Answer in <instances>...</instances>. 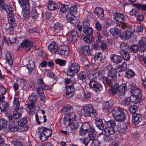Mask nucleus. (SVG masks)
I'll return each mask as SVG.
<instances>
[{
    "mask_svg": "<svg viewBox=\"0 0 146 146\" xmlns=\"http://www.w3.org/2000/svg\"><path fill=\"white\" fill-rule=\"evenodd\" d=\"M104 73V71L101 70L89 75L88 78L90 80L89 83L90 88L97 92H100L103 89L102 84L98 82V80L101 79Z\"/></svg>",
    "mask_w": 146,
    "mask_h": 146,
    "instance_id": "obj_1",
    "label": "nucleus"
},
{
    "mask_svg": "<svg viewBox=\"0 0 146 146\" xmlns=\"http://www.w3.org/2000/svg\"><path fill=\"white\" fill-rule=\"evenodd\" d=\"M38 131L40 138L42 141L47 140L51 136L52 133V131L50 129L46 127H39Z\"/></svg>",
    "mask_w": 146,
    "mask_h": 146,
    "instance_id": "obj_2",
    "label": "nucleus"
},
{
    "mask_svg": "<svg viewBox=\"0 0 146 146\" xmlns=\"http://www.w3.org/2000/svg\"><path fill=\"white\" fill-rule=\"evenodd\" d=\"M84 111V115L87 117L91 116L95 117L97 114L96 110L94 109L92 104H88L86 105L82 108Z\"/></svg>",
    "mask_w": 146,
    "mask_h": 146,
    "instance_id": "obj_3",
    "label": "nucleus"
},
{
    "mask_svg": "<svg viewBox=\"0 0 146 146\" xmlns=\"http://www.w3.org/2000/svg\"><path fill=\"white\" fill-rule=\"evenodd\" d=\"M105 123L107 125V128L105 129V131L109 133L110 134L113 135L115 132L114 128L116 126L115 121L111 119L105 121Z\"/></svg>",
    "mask_w": 146,
    "mask_h": 146,
    "instance_id": "obj_4",
    "label": "nucleus"
},
{
    "mask_svg": "<svg viewBox=\"0 0 146 146\" xmlns=\"http://www.w3.org/2000/svg\"><path fill=\"white\" fill-rule=\"evenodd\" d=\"M8 22L9 24V26L8 30L10 32L13 31L17 25V22L13 14L12 13L8 14Z\"/></svg>",
    "mask_w": 146,
    "mask_h": 146,
    "instance_id": "obj_5",
    "label": "nucleus"
},
{
    "mask_svg": "<svg viewBox=\"0 0 146 146\" xmlns=\"http://www.w3.org/2000/svg\"><path fill=\"white\" fill-rule=\"evenodd\" d=\"M131 85L128 82L121 84L120 86L119 90L117 93L118 96L120 98H123L127 89L131 88Z\"/></svg>",
    "mask_w": 146,
    "mask_h": 146,
    "instance_id": "obj_6",
    "label": "nucleus"
},
{
    "mask_svg": "<svg viewBox=\"0 0 146 146\" xmlns=\"http://www.w3.org/2000/svg\"><path fill=\"white\" fill-rule=\"evenodd\" d=\"M80 69V66L79 64L74 63L71 64L66 73L68 75L71 76L75 73L78 72Z\"/></svg>",
    "mask_w": 146,
    "mask_h": 146,
    "instance_id": "obj_7",
    "label": "nucleus"
},
{
    "mask_svg": "<svg viewBox=\"0 0 146 146\" xmlns=\"http://www.w3.org/2000/svg\"><path fill=\"white\" fill-rule=\"evenodd\" d=\"M76 116L74 113L72 112L69 114H67L64 118V124L65 126H68L72 122L74 121L76 118Z\"/></svg>",
    "mask_w": 146,
    "mask_h": 146,
    "instance_id": "obj_8",
    "label": "nucleus"
},
{
    "mask_svg": "<svg viewBox=\"0 0 146 146\" xmlns=\"http://www.w3.org/2000/svg\"><path fill=\"white\" fill-rule=\"evenodd\" d=\"M38 98L37 96L36 95H32L29 96L27 104L28 109L30 110L35 108V102L37 101Z\"/></svg>",
    "mask_w": 146,
    "mask_h": 146,
    "instance_id": "obj_9",
    "label": "nucleus"
},
{
    "mask_svg": "<svg viewBox=\"0 0 146 146\" xmlns=\"http://www.w3.org/2000/svg\"><path fill=\"white\" fill-rule=\"evenodd\" d=\"M135 30L131 27L124 31L121 35H120V37L123 40L129 39Z\"/></svg>",
    "mask_w": 146,
    "mask_h": 146,
    "instance_id": "obj_10",
    "label": "nucleus"
},
{
    "mask_svg": "<svg viewBox=\"0 0 146 146\" xmlns=\"http://www.w3.org/2000/svg\"><path fill=\"white\" fill-rule=\"evenodd\" d=\"M131 85V88H128L129 89H131V92L132 95L135 96H139V95H140L141 97H142L141 90L139 89L138 87L136 86L135 84L132 83H129Z\"/></svg>",
    "mask_w": 146,
    "mask_h": 146,
    "instance_id": "obj_11",
    "label": "nucleus"
},
{
    "mask_svg": "<svg viewBox=\"0 0 146 146\" xmlns=\"http://www.w3.org/2000/svg\"><path fill=\"white\" fill-rule=\"evenodd\" d=\"M68 50L69 48L67 46L65 45H61L58 47L57 54L67 56L69 54Z\"/></svg>",
    "mask_w": 146,
    "mask_h": 146,
    "instance_id": "obj_12",
    "label": "nucleus"
},
{
    "mask_svg": "<svg viewBox=\"0 0 146 146\" xmlns=\"http://www.w3.org/2000/svg\"><path fill=\"white\" fill-rule=\"evenodd\" d=\"M53 29L54 32L56 34L60 35L63 33L64 30L63 26L60 23H55L53 26Z\"/></svg>",
    "mask_w": 146,
    "mask_h": 146,
    "instance_id": "obj_13",
    "label": "nucleus"
},
{
    "mask_svg": "<svg viewBox=\"0 0 146 146\" xmlns=\"http://www.w3.org/2000/svg\"><path fill=\"white\" fill-rule=\"evenodd\" d=\"M81 53L85 56H92V50L90 49V46L88 45H85L82 47L80 50Z\"/></svg>",
    "mask_w": 146,
    "mask_h": 146,
    "instance_id": "obj_14",
    "label": "nucleus"
},
{
    "mask_svg": "<svg viewBox=\"0 0 146 146\" xmlns=\"http://www.w3.org/2000/svg\"><path fill=\"white\" fill-rule=\"evenodd\" d=\"M114 19L118 23H120L124 22L125 20V17L123 14L120 13H115L113 15Z\"/></svg>",
    "mask_w": 146,
    "mask_h": 146,
    "instance_id": "obj_15",
    "label": "nucleus"
},
{
    "mask_svg": "<svg viewBox=\"0 0 146 146\" xmlns=\"http://www.w3.org/2000/svg\"><path fill=\"white\" fill-rule=\"evenodd\" d=\"M139 51L142 52L145 51L146 47V38L143 37L139 41Z\"/></svg>",
    "mask_w": 146,
    "mask_h": 146,
    "instance_id": "obj_16",
    "label": "nucleus"
},
{
    "mask_svg": "<svg viewBox=\"0 0 146 146\" xmlns=\"http://www.w3.org/2000/svg\"><path fill=\"white\" fill-rule=\"evenodd\" d=\"M48 48L52 54H57L58 47L57 44L53 42H51L49 45Z\"/></svg>",
    "mask_w": 146,
    "mask_h": 146,
    "instance_id": "obj_17",
    "label": "nucleus"
},
{
    "mask_svg": "<svg viewBox=\"0 0 146 146\" xmlns=\"http://www.w3.org/2000/svg\"><path fill=\"white\" fill-rule=\"evenodd\" d=\"M33 43L28 39L23 41L21 44L22 47L26 48L28 49V51L30 50L31 48L33 46Z\"/></svg>",
    "mask_w": 146,
    "mask_h": 146,
    "instance_id": "obj_18",
    "label": "nucleus"
},
{
    "mask_svg": "<svg viewBox=\"0 0 146 146\" xmlns=\"http://www.w3.org/2000/svg\"><path fill=\"white\" fill-rule=\"evenodd\" d=\"M111 61L115 64H118L121 62L122 61V57L120 56L113 54L110 56Z\"/></svg>",
    "mask_w": 146,
    "mask_h": 146,
    "instance_id": "obj_19",
    "label": "nucleus"
},
{
    "mask_svg": "<svg viewBox=\"0 0 146 146\" xmlns=\"http://www.w3.org/2000/svg\"><path fill=\"white\" fill-rule=\"evenodd\" d=\"M117 70L112 67L109 70L108 73V77L110 78L113 80H115L117 79Z\"/></svg>",
    "mask_w": 146,
    "mask_h": 146,
    "instance_id": "obj_20",
    "label": "nucleus"
},
{
    "mask_svg": "<svg viewBox=\"0 0 146 146\" xmlns=\"http://www.w3.org/2000/svg\"><path fill=\"white\" fill-rule=\"evenodd\" d=\"M66 17L68 22L72 24H75L76 23V17L71 12H68L66 15Z\"/></svg>",
    "mask_w": 146,
    "mask_h": 146,
    "instance_id": "obj_21",
    "label": "nucleus"
},
{
    "mask_svg": "<svg viewBox=\"0 0 146 146\" xmlns=\"http://www.w3.org/2000/svg\"><path fill=\"white\" fill-rule=\"evenodd\" d=\"M142 115L140 114H134L132 116V121L135 125H137L139 123L141 120L142 119Z\"/></svg>",
    "mask_w": 146,
    "mask_h": 146,
    "instance_id": "obj_22",
    "label": "nucleus"
},
{
    "mask_svg": "<svg viewBox=\"0 0 146 146\" xmlns=\"http://www.w3.org/2000/svg\"><path fill=\"white\" fill-rule=\"evenodd\" d=\"M110 33L116 38L120 37L121 31L116 28H112L110 30Z\"/></svg>",
    "mask_w": 146,
    "mask_h": 146,
    "instance_id": "obj_23",
    "label": "nucleus"
},
{
    "mask_svg": "<svg viewBox=\"0 0 146 146\" xmlns=\"http://www.w3.org/2000/svg\"><path fill=\"white\" fill-rule=\"evenodd\" d=\"M0 10H5L8 14L12 13L14 11L13 9L10 5L5 4V3L3 4V7L0 6Z\"/></svg>",
    "mask_w": 146,
    "mask_h": 146,
    "instance_id": "obj_24",
    "label": "nucleus"
},
{
    "mask_svg": "<svg viewBox=\"0 0 146 146\" xmlns=\"http://www.w3.org/2000/svg\"><path fill=\"white\" fill-rule=\"evenodd\" d=\"M114 119L117 121L123 122L126 119L125 113L122 110Z\"/></svg>",
    "mask_w": 146,
    "mask_h": 146,
    "instance_id": "obj_25",
    "label": "nucleus"
},
{
    "mask_svg": "<svg viewBox=\"0 0 146 146\" xmlns=\"http://www.w3.org/2000/svg\"><path fill=\"white\" fill-rule=\"evenodd\" d=\"M8 128L9 130L11 132H15L18 131L21 132V129H20L18 127L17 124L15 123V122H11V123L10 122Z\"/></svg>",
    "mask_w": 146,
    "mask_h": 146,
    "instance_id": "obj_26",
    "label": "nucleus"
},
{
    "mask_svg": "<svg viewBox=\"0 0 146 146\" xmlns=\"http://www.w3.org/2000/svg\"><path fill=\"white\" fill-rule=\"evenodd\" d=\"M23 109L21 108H16L13 111V115L16 119L21 116L23 113Z\"/></svg>",
    "mask_w": 146,
    "mask_h": 146,
    "instance_id": "obj_27",
    "label": "nucleus"
},
{
    "mask_svg": "<svg viewBox=\"0 0 146 146\" xmlns=\"http://www.w3.org/2000/svg\"><path fill=\"white\" fill-rule=\"evenodd\" d=\"M88 135L90 138L91 140H93L96 137V132L94 129V127L92 126H91L88 130Z\"/></svg>",
    "mask_w": 146,
    "mask_h": 146,
    "instance_id": "obj_28",
    "label": "nucleus"
},
{
    "mask_svg": "<svg viewBox=\"0 0 146 146\" xmlns=\"http://www.w3.org/2000/svg\"><path fill=\"white\" fill-rule=\"evenodd\" d=\"M95 123L97 127L100 130H103L104 129V125L101 119L97 117L95 120Z\"/></svg>",
    "mask_w": 146,
    "mask_h": 146,
    "instance_id": "obj_29",
    "label": "nucleus"
},
{
    "mask_svg": "<svg viewBox=\"0 0 146 146\" xmlns=\"http://www.w3.org/2000/svg\"><path fill=\"white\" fill-rule=\"evenodd\" d=\"M94 13L98 17L102 18L104 17V10L100 7H96L95 8Z\"/></svg>",
    "mask_w": 146,
    "mask_h": 146,
    "instance_id": "obj_30",
    "label": "nucleus"
},
{
    "mask_svg": "<svg viewBox=\"0 0 146 146\" xmlns=\"http://www.w3.org/2000/svg\"><path fill=\"white\" fill-rule=\"evenodd\" d=\"M113 104V100H110L104 103L102 107L103 109L104 110L108 111V110L111 108Z\"/></svg>",
    "mask_w": 146,
    "mask_h": 146,
    "instance_id": "obj_31",
    "label": "nucleus"
},
{
    "mask_svg": "<svg viewBox=\"0 0 146 146\" xmlns=\"http://www.w3.org/2000/svg\"><path fill=\"white\" fill-rule=\"evenodd\" d=\"M78 38V35L76 31H73L71 33V34L69 38L70 42H74Z\"/></svg>",
    "mask_w": 146,
    "mask_h": 146,
    "instance_id": "obj_32",
    "label": "nucleus"
},
{
    "mask_svg": "<svg viewBox=\"0 0 146 146\" xmlns=\"http://www.w3.org/2000/svg\"><path fill=\"white\" fill-rule=\"evenodd\" d=\"M28 7L23 8V9H24L22 11L24 19L25 20H28L30 17L29 10Z\"/></svg>",
    "mask_w": 146,
    "mask_h": 146,
    "instance_id": "obj_33",
    "label": "nucleus"
},
{
    "mask_svg": "<svg viewBox=\"0 0 146 146\" xmlns=\"http://www.w3.org/2000/svg\"><path fill=\"white\" fill-rule=\"evenodd\" d=\"M127 129V125L123 124L122 125H120V127L117 129L118 130L121 135H123L125 134Z\"/></svg>",
    "mask_w": 146,
    "mask_h": 146,
    "instance_id": "obj_34",
    "label": "nucleus"
},
{
    "mask_svg": "<svg viewBox=\"0 0 146 146\" xmlns=\"http://www.w3.org/2000/svg\"><path fill=\"white\" fill-rule=\"evenodd\" d=\"M120 53L124 60L129 61V60L130 56L128 52L125 50L121 51Z\"/></svg>",
    "mask_w": 146,
    "mask_h": 146,
    "instance_id": "obj_35",
    "label": "nucleus"
},
{
    "mask_svg": "<svg viewBox=\"0 0 146 146\" xmlns=\"http://www.w3.org/2000/svg\"><path fill=\"white\" fill-rule=\"evenodd\" d=\"M141 97V96L140 95H139V96L132 95L129 98V99L131 102H133L135 104H137L139 102Z\"/></svg>",
    "mask_w": 146,
    "mask_h": 146,
    "instance_id": "obj_36",
    "label": "nucleus"
},
{
    "mask_svg": "<svg viewBox=\"0 0 146 146\" xmlns=\"http://www.w3.org/2000/svg\"><path fill=\"white\" fill-rule=\"evenodd\" d=\"M120 86L117 83H115L113 85H112L111 87V91L112 94L113 95L117 93L120 89Z\"/></svg>",
    "mask_w": 146,
    "mask_h": 146,
    "instance_id": "obj_37",
    "label": "nucleus"
},
{
    "mask_svg": "<svg viewBox=\"0 0 146 146\" xmlns=\"http://www.w3.org/2000/svg\"><path fill=\"white\" fill-rule=\"evenodd\" d=\"M38 8L35 7H33L32 9L31 17L33 19H36L38 17V16L39 15V13L37 12V10Z\"/></svg>",
    "mask_w": 146,
    "mask_h": 146,
    "instance_id": "obj_38",
    "label": "nucleus"
},
{
    "mask_svg": "<svg viewBox=\"0 0 146 146\" xmlns=\"http://www.w3.org/2000/svg\"><path fill=\"white\" fill-rule=\"evenodd\" d=\"M83 40L84 42L90 43L92 42L94 40V38L92 35H87L85 36L83 38Z\"/></svg>",
    "mask_w": 146,
    "mask_h": 146,
    "instance_id": "obj_39",
    "label": "nucleus"
},
{
    "mask_svg": "<svg viewBox=\"0 0 146 146\" xmlns=\"http://www.w3.org/2000/svg\"><path fill=\"white\" fill-rule=\"evenodd\" d=\"M127 64L125 62H124L117 68V70L118 72H121L127 69Z\"/></svg>",
    "mask_w": 146,
    "mask_h": 146,
    "instance_id": "obj_40",
    "label": "nucleus"
},
{
    "mask_svg": "<svg viewBox=\"0 0 146 146\" xmlns=\"http://www.w3.org/2000/svg\"><path fill=\"white\" fill-rule=\"evenodd\" d=\"M58 5L55 2H50L48 5V8L49 10L51 11L55 10L57 8Z\"/></svg>",
    "mask_w": 146,
    "mask_h": 146,
    "instance_id": "obj_41",
    "label": "nucleus"
},
{
    "mask_svg": "<svg viewBox=\"0 0 146 146\" xmlns=\"http://www.w3.org/2000/svg\"><path fill=\"white\" fill-rule=\"evenodd\" d=\"M35 67V64L34 62L33 61H30L29 64L27 66V68L29 72V74H30L31 72L33 70Z\"/></svg>",
    "mask_w": 146,
    "mask_h": 146,
    "instance_id": "obj_42",
    "label": "nucleus"
},
{
    "mask_svg": "<svg viewBox=\"0 0 146 146\" xmlns=\"http://www.w3.org/2000/svg\"><path fill=\"white\" fill-rule=\"evenodd\" d=\"M7 122L4 118L0 119V130L6 128L7 126Z\"/></svg>",
    "mask_w": 146,
    "mask_h": 146,
    "instance_id": "obj_43",
    "label": "nucleus"
},
{
    "mask_svg": "<svg viewBox=\"0 0 146 146\" xmlns=\"http://www.w3.org/2000/svg\"><path fill=\"white\" fill-rule=\"evenodd\" d=\"M8 104L5 102L0 103V109L1 111L5 112L8 109Z\"/></svg>",
    "mask_w": 146,
    "mask_h": 146,
    "instance_id": "obj_44",
    "label": "nucleus"
},
{
    "mask_svg": "<svg viewBox=\"0 0 146 146\" xmlns=\"http://www.w3.org/2000/svg\"><path fill=\"white\" fill-rule=\"evenodd\" d=\"M83 32L86 35H92L93 33L92 29L90 27H83Z\"/></svg>",
    "mask_w": 146,
    "mask_h": 146,
    "instance_id": "obj_45",
    "label": "nucleus"
},
{
    "mask_svg": "<svg viewBox=\"0 0 146 146\" xmlns=\"http://www.w3.org/2000/svg\"><path fill=\"white\" fill-rule=\"evenodd\" d=\"M18 2L23 8L29 7V0H19Z\"/></svg>",
    "mask_w": 146,
    "mask_h": 146,
    "instance_id": "obj_46",
    "label": "nucleus"
},
{
    "mask_svg": "<svg viewBox=\"0 0 146 146\" xmlns=\"http://www.w3.org/2000/svg\"><path fill=\"white\" fill-rule=\"evenodd\" d=\"M6 57L9 64L10 65H12L13 63V60L10 52L7 51Z\"/></svg>",
    "mask_w": 146,
    "mask_h": 146,
    "instance_id": "obj_47",
    "label": "nucleus"
},
{
    "mask_svg": "<svg viewBox=\"0 0 146 146\" xmlns=\"http://www.w3.org/2000/svg\"><path fill=\"white\" fill-rule=\"evenodd\" d=\"M133 5L138 9L142 10L143 11L146 10V4L143 5L142 3H134Z\"/></svg>",
    "mask_w": 146,
    "mask_h": 146,
    "instance_id": "obj_48",
    "label": "nucleus"
},
{
    "mask_svg": "<svg viewBox=\"0 0 146 146\" xmlns=\"http://www.w3.org/2000/svg\"><path fill=\"white\" fill-rule=\"evenodd\" d=\"M122 110L119 108L116 107L114 108L112 110L111 113L113 118L119 113Z\"/></svg>",
    "mask_w": 146,
    "mask_h": 146,
    "instance_id": "obj_49",
    "label": "nucleus"
},
{
    "mask_svg": "<svg viewBox=\"0 0 146 146\" xmlns=\"http://www.w3.org/2000/svg\"><path fill=\"white\" fill-rule=\"evenodd\" d=\"M72 108L70 105L65 106L62 109V113L67 115L69 112L72 111Z\"/></svg>",
    "mask_w": 146,
    "mask_h": 146,
    "instance_id": "obj_50",
    "label": "nucleus"
},
{
    "mask_svg": "<svg viewBox=\"0 0 146 146\" xmlns=\"http://www.w3.org/2000/svg\"><path fill=\"white\" fill-rule=\"evenodd\" d=\"M139 51V46L137 45L133 44L131 45L129 48V51L134 53H137Z\"/></svg>",
    "mask_w": 146,
    "mask_h": 146,
    "instance_id": "obj_51",
    "label": "nucleus"
},
{
    "mask_svg": "<svg viewBox=\"0 0 146 146\" xmlns=\"http://www.w3.org/2000/svg\"><path fill=\"white\" fill-rule=\"evenodd\" d=\"M27 122V120L26 117L21 118L18 121V125L20 126L23 127L26 125Z\"/></svg>",
    "mask_w": 146,
    "mask_h": 146,
    "instance_id": "obj_52",
    "label": "nucleus"
},
{
    "mask_svg": "<svg viewBox=\"0 0 146 146\" xmlns=\"http://www.w3.org/2000/svg\"><path fill=\"white\" fill-rule=\"evenodd\" d=\"M109 134L108 136H104L103 137V139L105 141H106L107 142H110L111 140H114V138L112 135H113L110 134L108 133Z\"/></svg>",
    "mask_w": 146,
    "mask_h": 146,
    "instance_id": "obj_53",
    "label": "nucleus"
},
{
    "mask_svg": "<svg viewBox=\"0 0 146 146\" xmlns=\"http://www.w3.org/2000/svg\"><path fill=\"white\" fill-rule=\"evenodd\" d=\"M95 61H98V62H101L102 60V54L101 53H96L94 57Z\"/></svg>",
    "mask_w": 146,
    "mask_h": 146,
    "instance_id": "obj_54",
    "label": "nucleus"
},
{
    "mask_svg": "<svg viewBox=\"0 0 146 146\" xmlns=\"http://www.w3.org/2000/svg\"><path fill=\"white\" fill-rule=\"evenodd\" d=\"M135 75V73L131 69H129L126 72V76L128 78H131Z\"/></svg>",
    "mask_w": 146,
    "mask_h": 146,
    "instance_id": "obj_55",
    "label": "nucleus"
},
{
    "mask_svg": "<svg viewBox=\"0 0 146 146\" xmlns=\"http://www.w3.org/2000/svg\"><path fill=\"white\" fill-rule=\"evenodd\" d=\"M70 127L71 129L75 130L77 129L79 126V123L77 121L71 123L70 124Z\"/></svg>",
    "mask_w": 146,
    "mask_h": 146,
    "instance_id": "obj_56",
    "label": "nucleus"
},
{
    "mask_svg": "<svg viewBox=\"0 0 146 146\" xmlns=\"http://www.w3.org/2000/svg\"><path fill=\"white\" fill-rule=\"evenodd\" d=\"M56 63L59 65L60 66H64L66 64V60L60 59H57L55 60Z\"/></svg>",
    "mask_w": 146,
    "mask_h": 146,
    "instance_id": "obj_57",
    "label": "nucleus"
},
{
    "mask_svg": "<svg viewBox=\"0 0 146 146\" xmlns=\"http://www.w3.org/2000/svg\"><path fill=\"white\" fill-rule=\"evenodd\" d=\"M60 11L62 13H64L67 11L68 9V6L64 4H62L60 6Z\"/></svg>",
    "mask_w": 146,
    "mask_h": 146,
    "instance_id": "obj_58",
    "label": "nucleus"
},
{
    "mask_svg": "<svg viewBox=\"0 0 146 146\" xmlns=\"http://www.w3.org/2000/svg\"><path fill=\"white\" fill-rule=\"evenodd\" d=\"M130 100L129 98H127L124 99L123 101L121 103L122 104L123 106H128L130 104Z\"/></svg>",
    "mask_w": 146,
    "mask_h": 146,
    "instance_id": "obj_59",
    "label": "nucleus"
},
{
    "mask_svg": "<svg viewBox=\"0 0 146 146\" xmlns=\"http://www.w3.org/2000/svg\"><path fill=\"white\" fill-rule=\"evenodd\" d=\"M104 74V73L103 74L102 77L101 78V79H103L106 81L107 84L108 85H111V80L112 79H111L110 78H109L108 77L103 76Z\"/></svg>",
    "mask_w": 146,
    "mask_h": 146,
    "instance_id": "obj_60",
    "label": "nucleus"
},
{
    "mask_svg": "<svg viewBox=\"0 0 146 146\" xmlns=\"http://www.w3.org/2000/svg\"><path fill=\"white\" fill-rule=\"evenodd\" d=\"M66 92H67V93L70 92L74 93L75 91V89L73 85H71L67 87L66 88Z\"/></svg>",
    "mask_w": 146,
    "mask_h": 146,
    "instance_id": "obj_61",
    "label": "nucleus"
},
{
    "mask_svg": "<svg viewBox=\"0 0 146 146\" xmlns=\"http://www.w3.org/2000/svg\"><path fill=\"white\" fill-rule=\"evenodd\" d=\"M118 26L119 27L123 29L127 28L128 29L129 28V27H131L129 26L127 23H124V22L119 24Z\"/></svg>",
    "mask_w": 146,
    "mask_h": 146,
    "instance_id": "obj_62",
    "label": "nucleus"
},
{
    "mask_svg": "<svg viewBox=\"0 0 146 146\" xmlns=\"http://www.w3.org/2000/svg\"><path fill=\"white\" fill-rule=\"evenodd\" d=\"M88 130L80 127L79 131V134L81 136H83L86 135L88 132Z\"/></svg>",
    "mask_w": 146,
    "mask_h": 146,
    "instance_id": "obj_63",
    "label": "nucleus"
},
{
    "mask_svg": "<svg viewBox=\"0 0 146 146\" xmlns=\"http://www.w3.org/2000/svg\"><path fill=\"white\" fill-rule=\"evenodd\" d=\"M101 44V42H98L93 44L92 46V47L94 50H98L100 48V45Z\"/></svg>",
    "mask_w": 146,
    "mask_h": 146,
    "instance_id": "obj_64",
    "label": "nucleus"
}]
</instances>
